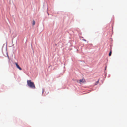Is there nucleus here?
Segmentation results:
<instances>
[{
	"label": "nucleus",
	"instance_id": "obj_1",
	"mask_svg": "<svg viewBox=\"0 0 127 127\" xmlns=\"http://www.w3.org/2000/svg\"><path fill=\"white\" fill-rule=\"evenodd\" d=\"M27 84L30 88L34 89L35 88V86L34 83L32 82L31 80H28L27 81Z\"/></svg>",
	"mask_w": 127,
	"mask_h": 127
},
{
	"label": "nucleus",
	"instance_id": "obj_2",
	"mask_svg": "<svg viewBox=\"0 0 127 127\" xmlns=\"http://www.w3.org/2000/svg\"><path fill=\"white\" fill-rule=\"evenodd\" d=\"M86 81L85 79H84L80 80H79V82H78V80L77 81L78 82L80 83H84Z\"/></svg>",
	"mask_w": 127,
	"mask_h": 127
},
{
	"label": "nucleus",
	"instance_id": "obj_3",
	"mask_svg": "<svg viewBox=\"0 0 127 127\" xmlns=\"http://www.w3.org/2000/svg\"><path fill=\"white\" fill-rule=\"evenodd\" d=\"M15 64L16 65L17 67L20 70H21L22 69L19 66L18 63H15Z\"/></svg>",
	"mask_w": 127,
	"mask_h": 127
},
{
	"label": "nucleus",
	"instance_id": "obj_4",
	"mask_svg": "<svg viewBox=\"0 0 127 127\" xmlns=\"http://www.w3.org/2000/svg\"><path fill=\"white\" fill-rule=\"evenodd\" d=\"M99 79H98V81L95 82V85H96L97 84H98L99 82Z\"/></svg>",
	"mask_w": 127,
	"mask_h": 127
},
{
	"label": "nucleus",
	"instance_id": "obj_5",
	"mask_svg": "<svg viewBox=\"0 0 127 127\" xmlns=\"http://www.w3.org/2000/svg\"><path fill=\"white\" fill-rule=\"evenodd\" d=\"M35 21H34V20H33L32 25L33 26V25H35Z\"/></svg>",
	"mask_w": 127,
	"mask_h": 127
},
{
	"label": "nucleus",
	"instance_id": "obj_6",
	"mask_svg": "<svg viewBox=\"0 0 127 127\" xmlns=\"http://www.w3.org/2000/svg\"><path fill=\"white\" fill-rule=\"evenodd\" d=\"M111 53H112L111 50L109 54V56H111Z\"/></svg>",
	"mask_w": 127,
	"mask_h": 127
},
{
	"label": "nucleus",
	"instance_id": "obj_7",
	"mask_svg": "<svg viewBox=\"0 0 127 127\" xmlns=\"http://www.w3.org/2000/svg\"><path fill=\"white\" fill-rule=\"evenodd\" d=\"M83 40L85 41H86V40H85V39H84Z\"/></svg>",
	"mask_w": 127,
	"mask_h": 127
}]
</instances>
